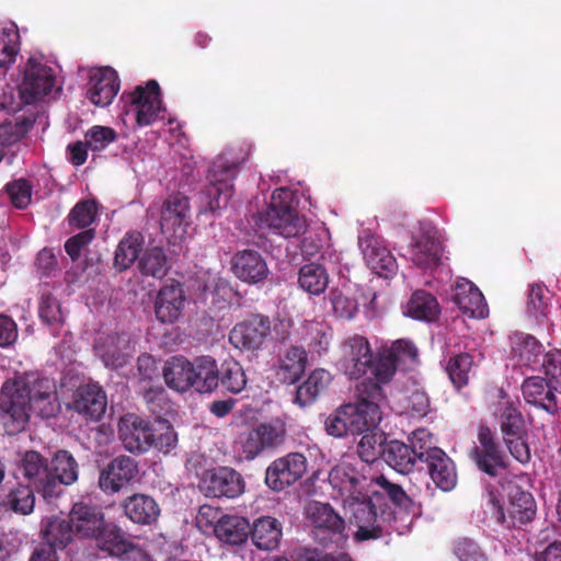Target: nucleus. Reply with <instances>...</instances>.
Masks as SVG:
<instances>
[{
    "instance_id": "1",
    "label": "nucleus",
    "mask_w": 561,
    "mask_h": 561,
    "mask_svg": "<svg viewBox=\"0 0 561 561\" xmlns=\"http://www.w3.org/2000/svg\"><path fill=\"white\" fill-rule=\"evenodd\" d=\"M366 468L368 466L363 465L357 469L348 459H343L329 473L333 497L342 502L350 525L356 528L353 534L356 541L377 539L382 535L387 519L385 495L398 505L408 502L407 494L399 485L383 477H368Z\"/></svg>"
},
{
    "instance_id": "2",
    "label": "nucleus",
    "mask_w": 561,
    "mask_h": 561,
    "mask_svg": "<svg viewBox=\"0 0 561 561\" xmlns=\"http://www.w3.org/2000/svg\"><path fill=\"white\" fill-rule=\"evenodd\" d=\"M0 410L7 433H19L25 428L31 412L50 417L59 411L56 383L34 375L9 379L1 388Z\"/></svg>"
},
{
    "instance_id": "3",
    "label": "nucleus",
    "mask_w": 561,
    "mask_h": 561,
    "mask_svg": "<svg viewBox=\"0 0 561 561\" xmlns=\"http://www.w3.org/2000/svg\"><path fill=\"white\" fill-rule=\"evenodd\" d=\"M383 399L382 385L373 378L362 381L357 386V401L332 412L324 421L325 431L342 437L377 430L382 420L379 402Z\"/></svg>"
},
{
    "instance_id": "4",
    "label": "nucleus",
    "mask_w": 561,
    "mask_h": 561,
    "mask_svg": "<svg viewBox=\"0 0 561 561\" xmlns=\"http://www.w3.org/2000/svg\"><path fill=\"white\" fill-rule=\"evenodd\" d=\"M293 193L289 190L274 191L267 209L256 216L257 227L285 238L297 237L305 232L306 220L297 214L293 207Z\"/></svg>"
},
{
    "instance_id": "5",
    "label": "nucleus",
    "mask_w": 561,
    "mask_h": 561,
    "mask_svg": "<svg viewBox=\"0 0 561 561\" xmlns=\"http://www.w3.org/2000/svg\"><path fill=\"white\" fill-rule=\"evenodd\" d=\"M485 514L491 522L511 528L530 522L536 514V504L530 493L508 485L506 500L490 493Z\"/></svg>"
},
{
    "instance_id": "6",
    "label": "nucleus",
    "mask_w": 561,
    "mask_h": 561,
    "mask_svg": "<svg viewBox=\"0 0 561 561\" xmlns=\"http://www.w3.org/2000/svg\"><path fill=\"white\" fill-rule=\"evenodd\" d=\"M20 72L18 90L25 104L43 101L56 89L55 71L43 56L28 57Z\"/></svg>"
},
{
    "instance_id": "7",
    "label": "nucleus",
    "mask_w": 561,
    "mask_h": 561,
    "mask_svg": "<svg viewBox=\"0 0 561 561\" xmlns=\"http://www.w3.org/2000/svg\"><path fill=\"white\" fill-rule=\"evenodd\" d=\"M306 518L312 527V535L322 545L345 542L344 519L334 511L329 503L310 502L306 506Z\"/></svg>"
},
{
    "instance_id": "8",
    "label": "nucleus",
    "mask_w": 561,
    "mask_h": 561,
    "mask_svg": "<svg viewBox=\"0 0 561 561\" xmlns=\"http://www.w3.org/2000/svg\"><path fill=\"white\" fill-rule=\"evenodd\" d=\"M417 357V348L409 340H398L389 346L385 345L375 362L373 379L386 385L393 378L399 366L410 368L416 364Z\"/></svg>"
},
{
    "instance_id": "9",
    "label": "nucleus",
    "mask_w": 561,
    "mask_h": 561,
    "mask_svg": "<svg viewBox=\"0 0 561 561\" xmlns=\"http://www.w3.org/2000/svg\"><path fill=\"white\" fill-rule=\"evenodd\" d=\"M237 164L220 157L209 170V185L202 194L205 210L216 211L227 206L232 195V180L236 176Z\"/></svg>"
},
{
    "instance_id": "10",
    "label": "nucleus",
    "mask_w": 561,
    "mask_h": 561,
    "mask_svg": "<svg viewBox=\"0 0 561 561\" xmlns=\"http://www.w3.org/2000/svg\"><path fill=\"white\" fill-rule=\"evenodd\" d=\"M442 244L430 225H419L411 231L404 255L422 270H433L442 261Z\"/></svg>"
},
{
    "instance_id": "11",
    "label": "nucleus",
    "mask_w": 561,
    "mask_h": 561,
    "mask_svg": "<svg viewBox=\"0 0 561 561\" xmlns=\"http://www.w3.org/2000/svg\"><path fill=\"white\" fill-rule=\"evenodd\" d=\"M339 369L358 379L370 369L374 374L373 351L367 337L358 334L346 337L340 345Z\"/></svg>"
},
{
    "instance_id": "12",
    "label": "nucleus",
    "mask_w": 561,
    "mask_h": 561,
    "mask_svg": "<svg viewBox=\"0 0 561 561\" xmlns=\"http://www.w3.org/2000/svg\"><path fill=\"white\" fill-rule=\"evenodd\" d=\"M127 102L126 113L134 116L138 126H149L164 117L165 110L156 81H149L146 87H138L128 94Z\"/></svg>"
},
{
    "instance_id": "13",
    "label": "nucleus",
    "mask_w": 561,
    "mask_h": 561,
    "mask_svg": "<svg viewBox=\"0 0 561 561\" xmlns=\"http://www.w3.org/2000/svg\"><path fill=\"white\" fill-rule=\"evenodd\" d=\"M19 472L31 483L45 500H53L62 493L56 479L51 477L47 461L37 451H26L21 455L18 463Z\"/></svg>"
},
{
    "instance_id": "14",
    "label": "nucleus",
    "mask_w": 561,
    "mask_h": 561,
    "mask_svg": "<svg viewBox=\"0 0 561 561\" xmlns=\"http://www.w3.org/2000/svg\"><path fill=\"white\" fill-rule=\"evenodd\" d=\"M306 471V457L300 453H290L267 467L265 483L271 490L280 492L299 481Z\"/></svg>"
},
{
    "instance_id": "15",
    "label": "nucleus",
    "mask_w": 561,
    "mask_h": 561,
    "mask_svg": "<svg viewBox=\"0 0 561 561\" xmlns=\"http://www.w3.org/2000/svg\"><path fill=\"white\" fill-rule=\"evenodd\" d=\"M270 335V319L255 314L234 324L229 333V341L238 350L256 352L264 346Z\"/></svg>"
},
{
    "instance_id": "16",
    "label": "nucleus",
    "mask_w": 561,
    "mask_h": 561,
    "mask_svg": "<svg viewBox=\"0 0 561 561\" xmlns=\"http://www.w3.org/2000/svg\"><path fill=\"white\" fill-rule=\"evenodd\" d=\"M199 488L208 497H237L244 492V481L240 473L228 467L207 470Z\"/></svg>"
},
{
    "instance_id": "17",
    "label": "nucleus",
    "mask_w": 561,
    "mask_h": 561,
    "mask_svg": "<svg viewBox=\"0 0 561 561\" xmlns=\"http://www.w3.org/2000/svg\"><path fill=\"white\" fill-rule=\"evenodd\" d=\"M190 205L184 196L169 197L162 205L160 227L162 233L172 242L181 240L190 225Z\"/></svg>"
},
{
    "instance_id": "18",
    "label": "nucleus",
    "mask_w": 561,
    "mask_h": 561,
    "mask_svg": "<svg viewBox=\"0 0 561 561\" xmlns=\"http://www.w3.org/2000/svg\"><path fill=\"white\" fill-rule=\"evenodd\" d=\"M118 435L124 447L130 453H145L153 445V433L149 423L136 414L119 419Z\"/></svg>"
},
{
    "instance_id": "19",
    "label": "nucleus",
    "mask_w": 561,
    "mask_h": 561,
    "mask_svg": "<svg viewBox=\"0 0 561 561\" xmlns=\"http://www.w3.org/2000/svg\"><path fill=\"white\" fill-rule=\"evenodd\" d=\"M96 356L106 367H123L135 352V342L127 334H106L96 340Z\"/></svg>"
},
{
    "instance_id": "20",
    "label": "nucleus",
    "mask_w": 561,
    "mask_h": 561,
    "mask_svg": "<svg viewBox=\"0 0 561 561\" xmlns=\"http://www.w3.org/2000/svg\"><path fill=\"white\" fill-rule=\"evenodd\" d=\"M119 91L117 72L111 67H96L89 71L88 98L96 106H107Z\"/></svg>"
},
{
    "instance_id": "21",
    "label": "nucleus",
    "mask_w": 561,
    "mask_h": 561,
    "mask_svg": "<svg viewBox=\"0 0 561 561\" xmlns=\"http://www.w3.org/2000/svg\"><path fill=\"white\" fill-rule=\"evenodd\" d=\"M137 474L138 469L131 458L117 457L101 471L99 485L105 493H117L133 482Z\"/></svg>"
},
{
    "instance_id": "22",
    "label": "nucleus",
    "mask_w": 561,
    "mask_h": 561,
    "mask_svg": "<svg viewBox=\"0 0 561 561\" xmlns=\"http://www.w3.org/2000/svg\"><path fill=\"white\" fill-rule=\"evenodd\" d=\"M359 247L367 266L374 273L382 277L396 273V259L380 239L373 236L360 237Z\"/></svg>"
},
{
    "instance_id": "23",
    "label": "nucleus",
    "mask_w": 561,
    "mask_h": 561,
    "mask_svg": "<svg viewBox=\"0 0 561 561\" xmlns=\"http://www.w3.org/2000/svg\"><path fill=\"white\" fill-rule=\"evenodd\" d=\"M69 519L73 533L82 538H96L106 526L102 510L83 502L72 506Z\"/></svg>"
},
{
    "instance_id": "24",
    "label": "nucleus",
    "mask_w": 561,
    "mask_h": 561,
    "mask_svg": "<svg viewBox=\"0 0 561 561\" xmlns=\"http://www.w3.org/2000/svg\"><path fill=\"white\" fill-rule=\"evenodd\" d=\"M106 405V396L96 385L80 386L70 403L73 411L90 421H99L105 413Z\"/></svg>"
},
{
    "instance_id": "25",
    "label": "nucleus",
    "mask_w": 561,
    "mask_h": 561,
    "mask_svg": "<svg viewBox=\"0 0 561 561\" xmlns=\"http://www.w3.org/2000/svg\"><path fill=\"white\" fill-rule=\"evenodd\" d=\"M186 297L180 284L164 285L154 301V311L159 321L174 323L183 314Z\"/></svg>"
},
{
    "instance_id": "26",
    "label": "nucleus",
    "mask_w": 561,
    "mask_h": 561,
    "mask_svg": "<svg viewBox=\"0 0 561 561\" xmlns=\"http://www.w3.org/2000/svg\"><path fill=\"white\" fill-rule=\"evenodd\" d=\"M493 414L499 419L503 438L525 435V421L515 407V401L503 390L497 391Z\"/></svg>"
},
{
    "instance_id": "27",
    "label": "nucleus",
    "mask_w": 561,
    "mask_h": 561,
    "mask_svg": "<svg viewBox=\"0 0 561 561\" xmlns=\"http://www.w3.org/2000/svg\"><path fill=\"white\" fill-rule=\"evenodd\" d=\"M479 445L471 453L473 460L480 470L490 476H495L499 469L504 467V461L499 447L493 440L492 432L481 427L479 432Z\"/></svg>"
},
{
    "instance_id": "28",
    "label": "nucleus",
    "mask_w": 561,
    "mask_h": 561,
    "mask_svg": "<svg viewBox=\"0 0 561 561\" xmlns=\"http://www.w3.org/2000/svg\"><path fill=\"white\" fill-rule=\"evenodd\" d=\"M231 268L239 279L251 284L263 280L268 273L267 265L262 256L251 250L234 254L231 261Z\"/></svg>"
},
{
    "instance_id": "29",
    "label": "nucleus",
    "mask_w": 561,
    "mask_h": 561,
    "mask_svg": "<svg viewBox=\"0 0 561 561\" xmlns=\"http://www.w3.org/2000/svg\"><path fill=\"white\" fill-rule=\"evenodd\" d=\"M454 301L459 309L471 318H485L488 306L479 288L468 279H460L455 287Z\"/></svg>"
},
{
    "instance_id": "30",
    "label": "nucleus",
    "mask_w": 561,
    "mask_h": 561,
    "mask_svg": "<svg viewBox=\"0 0 561 561\" xmlns=\"http://www.w3.org/2000/svg\"><path fill=\"white\" fill-rule=\"evenodd\" d=\"M308 364L307 352L300 346H290L279 356L276 374L283 382L293 385L304 375Z\"/></svg>"
},
{
    "instance_id": "31",
    "label": "nucleus",
    "mask_w": 561,
    "mask_h": 561,
    "mask_svg": "<svg viewBox=\"0 0 561 561\" xmlns=\"http://www.w3.org/2000/svg\"><path fill=\"white\" fill-rule=\"evenodd\" d=\"M428 472L433 482L443 491H450L457 483L454 462L442 449H432L427 459Z\"/></svg>"
},
{
    "instance_id": "32",
    "label": "nucleus",
    "mask_w": 561,
    "mask_h": 561,
    "mask_svg": "<svg viewBox=\"0 0 561 561\" xmlns=\"http://www.w3.org/2000/svg\"><path fill=\"white\" fill-rule=\"evenodd\" d=\"M251 529L252 542L260 550L276 549L283 536L282 524L274 517L263 516L254 520Z\"/></svg>"
},
{
    "instance_id": "33",
    "label": "nucleus",
    "mask_w": 561,
    "mask_h": 561,
    "mask_svg": "<svg viewBox=\"0 0 561 561\" xmlns=\"http://www.w3.org/2000/svg\"><path fill=\"white\" fill-rule=\"evenodd\" d=\"M125 515L137 524H151L159 514L160 508L157 502L145 494H134L123 502Z\"/></svg>"
},
{
    "instance_id": "34",
    "label": "nucleus",
    "mask_w": 561,
    "mask_h": 561,
    "mask_svg": "<svg viewBox=\"0 0 561 561\" xmlns=\"http://www.w3.org/2000/svg\"><path fill=\"white\" fill-rule=\"evenodd\" d=\"M402 312L414 320L430 322L438 317L439 305L433 295L417 290L402 307Z\"/></svg>"
},
{
    "instance_id": "35",
    "label": "nucleus",
    "mask_w": 561,
    "mask_h": 561,
    "mask_svg": "<svg viewBox=\"0 0 561 561\" xmlns=\"http://www.w3.org/2000/svg\"><path fill=\"white\" fill-rule=\"evenodd\" d=\"M331 380L332 376L327 369H313L307 379L297 388L295 402L300 407H306L312 403L323 391H325Z\"/></svg>"
},
{
    "instance_id": "36",
    "label": "nucleus",
    "mask_w": 561,
    "mask_h": 561,
    "mask_svg": "<svg viewBox=\"0 0 561 561\" xmlns=\"http://www.w3.org/2000/svg\"><path fill=\"white\" fill-rule=\"evenodd\" d=\"M250 533L249 522L240 516H224L214 527L215 536L222 542L240 545L244 542Z\"/></svg>"
},
{
    "instance_id": "37",
    "label": "nucleus",
    "mask_w": 561,
    "mask_h": 561,
    "mask_svg": "<svg viewBox=\"0 0 561 561\" xmlns=\"http://www.w3.org/2000/svg\"><path fill=\"white\" fill-rule=\"evenodd\" d=\"M382 458L400 473H409L419 461L416 451L399 440H391L383 446Z\"/></svg>"
},
{
    "instance_id": "38",
    "label": "nucleus",
    "mask_w": 561,
    "mask_h": 561,
    "mask_svg": "<svg viewBox=\"0 0 561 561\" xmlns=\"http://www.w3.org/2000/svg\"><path fill=\"white\" fill-rule=\"evenodd\" d=\"M20 48L21 41L18 26L10 23L0 27V77L14 65Z\"/></svg>"
},
{
    "instance_id": "39",
    "label": "nucleus",
    "mask_w": 561,
    "mask_h": 561,
    "mask_svg": "<svg viewBox=\"0 0 561 561\" xmlns=\"http://www.w3.org/2000/svg\"><path fill=\"white\" fill-rule=\"evenodd\" d=\"M192 363L184 358L173 357L163 368V377L168 387L178 392L192 388Z\"/></svg>"
},
{
    "instance_id": "40",
    "label": "nucleus",
    "mask_w": 561,
    "mask_h": 561,
    "mask_svg": "<svg viewBox=\"0 0 561 561\" xmlns=\"http://www.w3.org/2000/svg\"><path fill=\"white\" fill-rule=\"evenodd\" d=\"M557 391L548 386V379L541 377H530L523 383V394L525 399L535 405H540L549 412L556 409L554 393Z\"/></svg>"
},
{
    "instance_id": "41",
    "label": "nucleus",
    "mask_w": 561,
    "mask_h": 561,
    "mask_svg": "<svg viewBox=\"0 0 561 561\" xmlns=\"http://www.w3.org/2000/svg\"><path fill=\"white\" fill-rule=\"evenodd\" d=\"M144 242L145 239L140 232L126 233L115 250V267L119 271L129 268L137 259L139 260Z\"/></svg>"
},
{
    "instance_id": "42",
    "label": "nucleus",
    "mask_w": 561,
    "mask_h": 561,
    "mask_svg": "<svg viewBox=\"0 0 561 561\" xmlns=\"http://www.w3.org/2000/svg\"><path fill=\"white\" fill-rule=\"evenodd\" d=\"M96 540L101 550L116 558H126V560L131 554V550L136 548L124 537L119 529L107 524L96 537Z\"/></svg>"
},
{
    "instance_id": "43",
    "label": "nucleus",
    "mask_w": 561,
    "mask_h": 561,
    "mask_svg": "<svg viewBox=\"0 0 561 561\" xmlns=\"http://www.w3.org/2000/svg\"><path fill=\"white\" fill-rule=\"evenodd\" d=\"M192 388L198 392H210L218 386V369L210 357L198 358L192 364Z\"/></svg>"
},
{
    "instance_id": "44",
    "label": "nucleus",
    "mask_w": 561,
    "mask_h": 561,
    "mask_svg": "<svg viewBox=\"0 0 561 561\" xmlns=\"http://www.w3.org/2000/svg\"><path fill=\"white\" fill-rule=\"evenodd\" d=\"M298 284L304 291L320 295L329 285V274L320 264H305L299 271Z\"/></svg>"
},
{
    "instance_id": "45",
    "label": "nucleus",
    "mask_w": 561,
    "mask_h": 561,
    "mask_svg": "<svg viewBox=\"0 0 561 561\" xmlns=\"http://www.w3.org/2000/svg\"><path fill=\"white\" fill-rule=\"evenodd\" d=\"M43 535L48 547L64 548L72 540L75 533L70 519L67 522L54 516L44 522Z\"/></svg>"
},
{
    "instance_id": "46",
    "label": "nucleus",
    "mask_w": 561,
    "mask_h": 561,
    "mask_svg": "<svg viewBox=\"0 0 561 561\" xmlns=\"http://www.w3.org/2000/svg\"><path fill=\"white\" fill-rule=\"evenodd\" d=\"M512 352L518 357L519 363L527 366H535L540 363L542 352L541 344L533 336L516 334L512 340Z\"/></svg>"
},
{
    "instance_id": "47",
    "label": "nucleus",
    "mask_w": 561,
    "mask_h": 561,
    "mask_svg": "<svg viewBox=\"0 0 561 561\" xmlns=\"http://www.w3.org/2000/svg\"><path fill=\"white\" fill-rule=\"evenodd\" d=\"M301 335L309 346L320 354L328 351L332 331L325 323L311 320L304 322Z\"/></svg>"
},
{
    "instance_id": "48",
    "label": "nucleus",
    "mask_w": 561,
    "mask_h": 561,
    "mask_svg": "<svg viewBox=\"0 0 561 561\" xmlns=\"http://www.w3.org/2000/svg\"><path fill=\"white\" fill-rule=\"evenodd\" d=\"M53 478L61 488V484L70 485L78 479V465L71 454L67 450H59L51 460Z\"/></svg>"
},
{
    "instance_id": "49",
    "label": "nucleus",
    "mask_w": 561,
    "mask_h": 561,
    "mask_svg": "<svg viewBox=\"0 0 561 561\" xmlns=\"http://www.w3.org/2000/svg\"><path fill=\"white\" fill-rule=\"evenodd\" d=\"M138 268L141 274L161 278L167 274L168 262L163 250L159 247L148 248L140 255Z\"/></svg>"
},
{
    "instance_id": "50",
    "label": "nucleus",
    "mask_w": 561,
    "mask_h": 561,
    "mask_svg": "<svg viewBox=\"0 0 561 561\" xmlns=\"http://www.w3.org/2000/svg\"><path fill=\"white\" fill-rule=\"evenodd\" d=\"M265 448L255 428L241 432L233 443V454L239 460H253Z\"/></svg>"
},
{
    "instance_id": "51",
    "label": "nucleus",
    "mask_w": 561,
    "mask_h": 561,
    "mask_svg": "<svg viewBox=\"0 0 561 561\" xmlns=\"http://www.w3.org/2000/svg\"><path fill=\"white\" fill-rule=\"evenodd\" d=\"M473 364V358L468 353H460L449 359L447 373L456 388L460 389L468 385Z\"/></svg>"
},
{
    "instance_id": "52",
    "label": "nucleus",
    "mask_w": 561,
    "mask_h": 561,
    "mask_svg": "<svg viewBox=\"0 0 561 561\" xmlns=\"http://www.w3.org/2000/svg\"><path fill=\"white\" fill-rule=\"evenodd\" d=\"M362 437L357 444V453L360 459L367 463L375 462L382 456L383 434L377 428L359 434Z\"/></svg>"
},
{
    "instance_id": "53",
    "label": "nucleus",
    "mask_w": 561,
    "mask_h": 561,
    "mask_svg": "<svg viewBox=\"0 0 561 561\" xmlns=\"http://www.w3.org/2000/svg\"><path fill=\"white\" fill-rule=\"evenodd\" d=\"M254 428L259 433V437L265 449L279 445L284 440L286 434L285 423L279 419H273L261 423Z\"/></svg>"
},
{
    "instance_id": "54",
    "label": "nucleus",
    "mask_w": 561,
    "mask_h": 561,
    "mask_svg": "<svg viewBox=\"0 0 561 561\" xmlns=\"http://www.w3.org/2000/svg\"><path fill=\"white\" fill-rule=\"evenodd\" d=\"M7 504L14 513L21 515L31 514L35 505L33 490L27 485L16 486L9 493Z\"/></svg>"
},
{
    "instance_id": "55",
    "label": "nucleus",
    "mask_w": 561,
    "mask_h": 561,
    "mask_svg": "<svg viewBox=\"0 0 561 561\" xmlns=\"http://www.w3.org/2000/svg\"><path fill=\"white\" fill-rule=\"evenodd\" d=\"M233 298V290L229 283L220 277H214L211 284L206 286V300L216 309H225Z\"/></svg>"
},
{
    "instance_id": "56",
    "label": "nucleus",
    "mask_w": 561,
    "mask_h": 561,
    "mask_svg": "<svg viewBox=\"0 0 561 561\" xmlns=\"http://www.w3.org/2000/svg\"><path fill=\"white\" fill-rule=\"evenodd\" d=\"M84 138L92 152H100L116 140L117 134L111 127L95 125L85 131Z\"/></svg>"
},
{
    "instance_id": "57",
    "label": "nucleus",
    "mask_w": 561,
    "mask_h": 561,
    "mask_svg": "<svg viewBox=\"0 0 561 561\" xmlns=\"http://www.w3.org/2000/svg\"><path fill=\"white\" fill-rule=\"evenodd\" d=\"M541 369L548 379V386L561 393V351L554 350L545 354Z\"/></svg>"
},
{
    "instance_id": "58",
    "label": "nucleus",
    "mask_w": 561,
    "mask_h": 561,
    "mask_svg": "<svg viewBox=\"0 0 561 561\" xmlns=\"http://www.w3.org/2000/svg\"><path fill=\"white\" fill-rule=\"evenodd\" d=\"M247 381L244 369L238 362L229 360L224 364L221 382L227 390L239 393L245 388Z\"/></svg>"
},
{
    "instance_id": "59",
    "label": "nucleus",
    "mask_w": 561,
    "mask_h": 561,
    "mask_svg": "<svg viewBox=\"0 0 561 561\" xmlns=\"http://www.w3.org/2000/svg\"><path fill=\"white\" fill-rule=\"evenodd\" d=\"M98 215V207L94 201H82L71 209L68 220L75 228H85L94 222Z\"/></svg>"
},
{
    "instance_id": "60",
    "label": "nucleus",
    "mask_w": 561,
    "mask_h": 561,
    "mask_svg": "<svg viewBox=\"0 0 561 561\" xmlns=\"http://www.w3.org/2000/svg\"><path fill=\"white\" fill-rule=\"evenodd\" d=\"M330 299L332 310L339 318L352 319L358 311V302L350 293L332 290Z\"/></svg>"
},
{
    "instance_id": "61",
    "label": "nucleus",
    "mask_w": 561,
    "mask_h": 561,
    "mask_svg": "<svg viewBox=\"0 0 561 561\" xmlns=\"http://www.w3.org/2000/svg\"><path fill=\"white\" fill-rule=\"evenodd\" d=\"M153 433V445L160 451L168 454L176 447L178 435L173 427L167 421H159Z\"/></svg>"
},
{
    "instance_id": "62",
    "label": "nucleus",
    "mask_w": 561,
    "mask_h": 561,
    "mask_svg": "<svg viewBox=\"0 0 561 561\" xmlns=\"http://www.w3.org/2000/svg\"><path fill=\"white\" fill-rule=\"evenodd\" d=\"M410 448L416 451L419 461H427L432 449H437L434 444L433 435L425 428L415 430L409 437Z\"/></svg>"
},
{
    "instance_id": "63",
    "label": "nucleus",
    "mask_w": 561,
    "mask_h": 561,
    "mask_svg": "<svg viewBox=\"0 0 561 561\" xmlns=\"http://www.w3.org/2000/svg\"><path fill=\"white\" fill-rule=\"evenodd\" d=\"M454 552L459 561H489L479 545L469 538L458 540Z\"/></svg>"
},
{
    "instance_id": "64",
    "label": "nucleus",
    "mask_w": 561,
    "mask_h": 561,
    "mask_svg": "<svg viewBox=\"0 0 561 561\" xmlns=\"http://www.w3.org/2000/svg\"><path fill=\"white\" fill-rule=\"evenodd\" d=\"M7 193L11 203L16 208H25L30 205L32 198L31 185L25 180H16L7 185Z\"/></svg>"
}]
</instances>
